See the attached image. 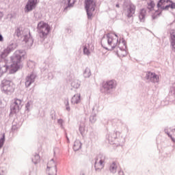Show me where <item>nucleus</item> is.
Listing matches in <instances>:
<instances>
[{
  "instance_id": "f257e3e1",
  "label": "nucleus",
  "mask_w": 175,
  "mask_h": 175,
  "mask_svg": "<svg viewBox=\"0 0 175 175\" xmlns=\"http://www.w3.org/2000/svg\"><path fill=\"white\" fill-rule=\"evenodd\" d=\"M25 50L20 49L16 51L13 55L10 57V61L12 62L10 66L13 68L11 70V73H16L18 69H21V68H23L21 62L23 59H25Z\"/></svg>"
},
{
  "instance_id": "f03ea898",
  "label": "nucleus",
  "mask_w": 175,
  "mask_h": 175,
  "mask_svg": "<svg viewBox=\"0 0 175 175\" xmlns=\"http://www.w3.org/2000/svg\"><path fill=\"white\" fill-rule=\"evenodd\" d=\"M37 29L38 33H39L40 42L43 43L50 32V26L46 23L40 22L38 24Z\"/></svg>"
},
{
  "instance_id": "7ed1b4c3",
  "label": "nucleus",
  "mask_w": 175,
  "mask_h": 175,
  "mask_svg": "<svg viewBox=\"0 0 175 175\" xmlns=\"http://www.w3.org/2000/svg\"><path fill=\"white\" fill-rule=\"evenodd\" d=\"M1 92L5 95H12L14 92V83L12 80L4 79L0 85Z\"/></svg>"
},
{
  "instance_id": "20e7f679",
  "label": "nucleus",
  "mask_w": 175,
  "mask_h": 175,
  "mask_svg": "<svg viewBox=\"0 0 175 175\" xmlns=\"http://www.w3.org/2000/svg\"><path fill=\"white\" fill-rule=\"evenodd\" d=\"M117 85V82L116 80H109L107 81L103 82L102 87L100 88V91L103 94H110L114 88H116Z\"/></svg>"
},
{
  "instance_id": "39448f33",
  "label": "nucleus",
  "mask_w": 175,
  "mask_h": 175,
  "mask_svg": "<svg viewBox=\"0 0 175 175\" xmlns=\"http://www.w3.org/2000/svg\"><path fill=\"white\" fill-rule=\"evenodd\" d=\"M23 107V100L18 98H14L13 103L10 105V114H16L20 111Z\"/></svg>"
},
{
  "instance_id": "423d86ee",
  "label": "nucleus",
  "mask_w": 175,
  "mask_h": 175,
  "mask_svg": "<svg viewBox=\"0 0 175 175\" xmlns=\"http://www.w3.org/2000/svg\"><path fill=\"white\" fill-rule=\"evenodd\" d=\"M39 0H28L25 6V13H29L36 9Z\"/></svg>"
},
{
  "instance_id": "0eeeda50",
  "label": "nucleus",
  "mask_w": 175,
  "mask_h": 175,
  "mask_svg": "<svg viewBox=\"0 0 175 175\" xmlns=\"http://www.w3.org/2000/svg\"><path fill=\"white\" fill-rule=\"evenodd\" d=\"M105 156L98 155L94 159V167L96 172H100V170L103 168L105 162Z\"/></svg>"
},
{
  "instance_id": "6e6552de",
  "label": "nucleus",
  "mask_w": 175,
  "mask_h": 175,
  "mask_svg": "<svg viewBox=\"0 0 175 175\" xmlns=\"http://www.w3.org/2000/svg\"><path fill=\"white\" fill-rule=\"evenodd\" d=\"M13 67L11 65H8L7 63H0V77H2L5 73H8L9 72L10 75H13L14 72H12Z\"/></svg>"
},
{
  "instance_id": "1a4fd4ad",
  "label": "nucleus",
  "mask_w": 175,
  "mask_h": 175,
  "mask_svg": "<svg viewBox=\"0 0 175 175\" xmlns=\"http://www.w3.org/2000/svg\"><path fill=\"white\" fill-rule=\"evenodd\" d=\"M145 78L146 80H148L151 83H159V76H158V75L155 74L154 72L150 71L147 72Z\"/></svg>"
},
{
  "instance_id": "9d476101",
  "label": "nucleus",
  "mask_w": 175,
  "mask_h": 175,
  "mask_svg": "<svg viewBox=\"0 0 175 175\" xmlns=\"http://www.w3.org/2000/svg\"><path fill=\"white\" fill-rule=\"evenodd\" d=\"M36 79V74L31 72V74L28 75L25 78V87L28 88L31 87V84L35 83V79Z\"/></svg>"
},
{
  "instance_id": "9b49d317",
  "label": "nucleus",
  "mask_w": 175,
  "mask_h": 175,
  "mask_svg": "<svg viewBox=\"0 0 175 175\" xmlns=\"http://www.w3.org/2000/svg\"><path fill=\"white\" fill-rule=\"evenodd\" d=\"M135 10L136 7L132 4L129 5V8L127 10V18L130 23L133 22V14H135Z\"/></svg>"
},
{
  "instance_id": "f8f14e48",
  "label": "nucleus",
  "mask_w": 175,
  "mask_h": 175,
  "mask_svg": "<svg viewBox=\"0 0 175 175\" xmlns=\"http://www.w3.org/2000/svg\"><path fill=\"white\" fill-rule=\"evenodd\" d=\"M76 0H61V5L64 6V12L68 10V9H70V8H73Z\"/></svg>"
},
{
  "instance_id": "ddd939ff",
  "label": "nucleus",
  "mask_w": 175,
  "mask_h": 175,
  "mask_svg": "<svg viewBox=\"0 0 175 175\" xmlns=\"http://www.w3.org/2000/svg\"><path fill=\"white\" fill-rule=\"evenodd\" d=\"M47 169H51V170H53V173L49 174V175H57V163L54 161V159H52L49 162Z\"/></svg>"
},
{
  "instance_id": "4468645a",
  "label": "nucleus",
  "mask_w": 175,
  "mask_h": 175,
  "mask_svg": "<svg viewBox=\"0 0 175 175\" xmlns=\"http://www.w3.org/2000/svg\"><path fill=\"white\" fill-rule=\"evenodd\" d=\"M13 50H14L13 45L8 46L5 49L3 50V52H1L0 54V58H1V59L6 58L7 55H9V54H10Z\"/></svg>"
},
{
  "instance_id": "2eb2a0df",
  "label": "nucleus",
  "mask_w": 175,
  "mask_h": 175,
  "mask_svg": "<svg viewBox=\"0 0 175 175\" xmlns=\"http://www.w3.org/2000/svg\"><path fill=\"white\" fill-rule=\"evenodd\" d=\"M118 136H120V132L113 131L112 133H109L107 135V139L109 143H113V142H115L116 139H117V137H118Z\"/></svg>"
},
{
  "instance_id": "dca6fc26",
  "label": "nucleus",
  "mask_w": 175,
  "mask_h": 175,
  "mask_svg": "<svg viewBox=\"0 0 175 175\" xmlns=\"http://www.w3.org/2000/svg\"><path fill=\"white\" fill-rule=\"evenodd\" d=\"M23 42L26 43L28 47H32V44H33V38H32L31 33H29V35H25L24 36Z\"/></svg>"
},
{
  "instance_id": "f3484780",
  "label": "nucleus",
  "mask_w": 175,
  "mask_h": 175,
  "mask_svg": "<svg viewBox=\"0 0 175 175\" xmlns=\"http://www.w3.org/2000/svg\"><path fill=\"white\" fill-rule=\"evenodd\" d=\"M85 8H91L90 10L95 11V1L94 0H85Z\"/></svg>"
},
{
  "instance_id": "a211bd4d",
  "label": "nucleus",
  "mask_w": 175,
  "mask_h": 175,
  "mask_svg": "<svg viewBox=\"0 0 175 175\" xmlns=\"http://www.w3.org/2000/svg\"><path fill=\"white\" fill-rule=\"evenodd\" d=\"M81 96L80 94H77L73 96V97L71 98V103L72 104H79L80 103Z\"/></svg>"
},
{
  "instance_id": "6ab92c4d",
  "label": "nucleus",
  "mask_w": 175,
  "mask_h": 175,
  "mask_svg": "<svg viewBox=\"0 0 175 175\" xmlns=\"http://www.w3.org/2000/svg\"><path fill=\"white\" fill-rule=\"evenodd\" d=\"M170 42L172 46V50L175 53V34H174L172 32H170Z\"/></svg>"
},
{
  "instance_id": "aec40b11",
  "label": "nucleus",
  "mask_w": 175,
  "mask_h": 175,
  "mask_svg": "<svg viewBox=\"0 0 175 175\" xmlns=\"http://www.w3.org/2000/svg\"><path fill=\"white\" fill-rule=\"evenodd\" d=\"M147 11H146V9L143 8L140 10L139 18L141 23H144L145 18H146V13Z\"/></svg>"
},
{
  "instance_id": "412c9836",
  "label": "nucleus",
  "mask_w": 175,
  "mask_h": 175,
  "mask_svg": "<svg viewBox=\"0 0 175 175\" xmlns=\"http://www.w3.org/2000/svg\"><path fill=\"white\" fill-rule=\"evenodd\" d=\"M23 35V28L16 27L14 33V36L16 38H20Z\"/></svg>"
},
{
  "instance_id": "4be33fe9",
  "label": "nucleus",
  "mask_w": 175,
  "mask_h": 175,
  "mask_svg": "<svg viewBox=\"0 0 175 175\" xmlns=\"http://www.w3.org/2000/svg\"><path fill=\"white\" fill-rule=\"evenodd\" d=\"M80 148H81V142H80V140H76L74 142L73 150L74 151H79Z\"/></svg>"
},
{
  "instance_id": "5701e85b",
  "label": "nucleus",
  "mask_w": 175,
  "mask_h": 175,
  "mask_svg": "<svg viewBox=\"0 0 175 175\" xmlns=\"http://www.w3.org/2000/svg\"><path fill=\"white\" fill-rule=\"evenodd\" d=\"M33 163H34V165H37V163H39L40 162V156L39 155V154H36L31 159Z\"/></svg>"
},
{
  "instance_id": "b1692460",
  "label": "nucleus",
  "mask_w": 175,
  "mask_h": 175,
  "mask_svg": "<svg viewBox=\"0 0 175 175\" xmlns=\"http://www.w3.org/2000/svg\"><path fill=\"white\" fill-rule=\"evenodd\" d=\"M83 77L85 79H88V77H91V70L87 67L83 72Z\"/></svg>"
},
{
  "instance_id": "393cba45",
  "label": "nucleus",
  "mask_w": 175,
  "mask_h": 175,
  "mask_svg": "<svg viewBox=\"0 0 175 175\" xmlns=\"http://www.w3.org/2000/svg\"><path fill=\"white\" fill-rule=\"evenodd\" d=\"M109 170L111 173H117V165H116V162H113L110 165Z\"/></svg>"
},
{
  "instance_id": "a878e982",
  "label": "nucleus",
  "mask_w": 175,
  "mask_h": 175,
  "mask_svg": "<svg viewBox=\"0 0 175 175\" xmlns=\"http://www.w3.org/2000/svg\"><path fill=\"white\" fill-rule=\"evenodd\" d=\"M90 122L95 124L96 122V113L92 112L90 117Z\"/></svg>"
},
{
  "instance_id": "bb28decb",
  "label": "nucleus",
  "mask_w": 175,
  "mask_h": 175,
  "mask_svg": "<svg viewBox=\"0 0 175 175\" xmlns=\"http://www.w3.org/2000/svg\"><path fill=\"white\" fill-rule=\"evenodd\" d=\"M71 87L75 89L79 88L80 87V82L77 80L72 81L71 82Z\"/></svg>"
},
{
  "instance_id": "cd10ccee",
  "label": "nucleus",
  "mask_w": 175,
  "mask_h": 175,
  "mask_svg": "<svg viewBox=\"0 0 175 175\" xmlns=\"http://www.w3.org/2000/svg\"><path fill=\"white\" fill-rule=\"evenodd\" d=\"M169 1L170 0H159L157 2V7L159 9V8H162V5H164V3H169Z\"/></svg>"
},
{
  "instance_id": "c85d7f7f",
  "label": "nucleus",
  "mask_w": 175,
  "mask_h": 175,
  "mask_svg": "<svg viewBox=\"0 0 175 175\" xmlns=\"http://www.w3.org/2000/svg\"><path fill=\"white\" fill-rule=\"evenodd\" d=\"M154 8H155V3H154V1H150V2L148 3L147 9H148L150 12H152V10H154Z\"/></svg>"
},
{
  "instance_id": "c756f323",
  "label": "nucleus",
  "mask_w": 175,
  "mask_h": 175,
  "mask_svg": "<svg viewBox=\"0 0 175 175\" xmlns=\"http://www.w3.org/2000/svg\"><path fill=\"white\" fill-rule=\"evenodd\" d=\"M107 43L109 46H111L112 43H114V39H113V36L110 35V33L107 34Z\"/></svg>"
},
{
  "instance_id": "7c9ffc66",
  "label": "nucleus",
  "mask_w": 175,
  "mask_h": 175,
  "mask_svg": "<svg viewBox=\"0 0 175 175\" xmlns=\"http://www.w3.org/2000/svg\"><path fill=\"white\" fill-rule=\"evenodd\" d=\"M86 12H87V16H88V18L90 20V18H91V17H92V12H94L93 10H91V8H85Z\"/></svg>"
},
{
  "instance_id": "2f4dec72",
  "label": "nucleus",
  "mask_w": 175,
  "mask_h": 175,
  "mask_svg": "<svg viewBox=\"0 0 175 175\" xmlns=\"http://www.w3.org/2000/svg\"><path fill=\"white\" fill-rule=\"evenodd\" d=\"M79 131L81 136H83L84 135V132H85V125H84V124H81L79 126Z\"/></svg>"
},
{
  "instance_id": "473e14b6",
  "label": "nucleus",
  "mask_w": 175,
  "mask_h": 175,
  "mask_svg": "<svg viewBox=\"0 0 175 175\" xmlns=\"http://www.w3.org/2000/svg\"><path fill=\"white\" fill-rule=\"evenodd\" d=\"M90 139L92 142H96V140H98V135L94 133H91Z\"/></svg>"
},
{
  "instance_id": "72a5a7b5",
  "label": "nucleus",
  "mask_w": 175,
  "mask_h": 175,
  "mask_svg": "<svg viewBox=\"0 0 175 175\" xmlns=\"http://www.w3.org/2000/svg\"><path fill=\"white\" fill-rule=\"evenodd\" d=\"M3 144H5V134H3L0 138V150L3 147Z\"/></svg>"
},
{
  "instance_id": "f704fd0d",
  "label": "nucleus",
  "mask_w": 175,
  "mask_h": 175,
  "mask_svg": "<svg viewBox=\"0 0 175 175\" xmlns=\"http://www.w3.org/2000/svg\"><path fill=\"white\" fill-rule=\"evenodd\" d=\"M83 54L85 55H90V54H91V52L90 51V49H88L87 46H83Z\"/></svg>"
},
{
  "instance_id": "c9c22d12",
  "label": "nucleus",
  "mask_w": 175,
  "mask_h": 175,
  "mask_svg": "<svg viewBox=\"0 0 175 175\" xmlns=\"http://www.w3.org/2000/svg\"><path fill=\"white\" fill-rule=\"evenodd\" d=\"M30 107H31V102L28 101L25 105V111H27V113H29L31 110Z\"/></svg>"
},
{
  "instance_id": "e433bc0d",
  "label": "nucleus",
  "mask_w": 175,
  "mask_h": 175,
  "mask_svg": "<svg viewBox=\"0 0 175 175\" xmlns=\"http://www.w3.org/2000/svg\"><path fill=\"white\" fill-rule=\"evenodd\" d=\"M66 110L70 111V107L69 106V98L66 99Z\"/></svg>"
},
{
  "instance_id": "4c0bfd02",
  "label": "nucleus",
  "mask_w": 175,
  "mask_h": 175,
  "mask_svg": "<svg viewBox=\"0 0 175 175\" xmlns=\"http://www.w3.org/2000/svg\"><path fill=\"white\" fill-rule=\"evenodd\" d=\"M170 4H168V7L170 8V9H175V3L173 2L172 0H169Z\"/></svg>"
},
{
  "instance_id": "58836bf2",
  "label": "nucleus",
  "mask_w": 175,
  "mask_h": 175,
  "mask_svg": "<svg viewBox=\"0 0 175 175\" xmlns=\"http://www.w3.org/2000/svg\"><path fill=\"white\" fill-rule=\"evenodd\" d=\"M115 36L118 38V36H117L116 33H115ZM117 43H118V38H117L116 40V43H114L113 45L111 46L110 51H111V50L116 49V47H117Z\"/></svg>"
},
{
  "instance_id": "ea45409f",
  "label": "nucleus",
  "mask_w": 175,
  "mask_h": 175,
  "mask_svg": "<svg viewBox=\"0 0 175 175\" xmlns=\"http://www.w3.org/2000/svg\"><path fill=\"white\" fill-rule=\"evenodd\" d=\"M6 174V169L0 168V175H5Z\"/></svg>"
},
{
  "instance_id": "a19ab883",
  "label": "nucleus",
  "mask_w": 175,
  "mask_h": 175,
  "mask_svg": "<svg viewBox=\"0 0 175 175\" xmlns=\"http://www.w3.org/2000/svg\"><path fill=\"white\" fill-rule=\"evenodd\" d=\"M160 9H161V10H169V5H167L165 6H162L159 7Z\"/></svg>"
},
{
  "instance_id": "79ce46f5",
  "label": "nucleus",
  "mask_w": 175,
  "mask_h": 175,
  "mask_svg": "<svg viewBox=\"0 0 175 175\" xmlns=\"http://www.w3.org/2000/svg\"><path fill=\"white\" fill-rule=\"evenodd\" d=\"M54 76L53 75V72H49L48 73V79L49 80H53V78Z\"/></svg>"
},
{
  "instance_id": "37998d69",
  "label": "nucleus",
  "mask_w": 175,
  "mask_h": 175,
  "mask_svg": "<svg viewBox=\"0 0 175 175\" xmlns=\"http://www.w3.org/2000/svg\"><path fill=\"white\" fill-rule=\"evenodd\" d=\"M57 123L59 124V125H60V126H62V125L64 124V120H62V119L57 120Z\"/></svg>"
},
{
  "instance_id": "c03bdc74",
  "label": "nucleus",
  "mask_w": 175,
  "mask_h": 175,
  "mask_svg": "<svg viewBox=\"0 0 175 175\" xmlns=\"http://www.w3.org/2000/svg\"><path fill=\"white\" fill-rule=\"evenodd\" d=\"M16 129H17V124H14V122H13L12 123V131H16Z\"/></svg>"
},
{
  "instance_id": "a18cd8bd",
  "label": "nucleus",
  "mask_w": 175,
  "mask_h": 175,
  "mask_svg": "<svg viewBox=\"0 0 175 175\" xmlns=\"http://www.w3.org/2000/svg\"><path fill=\"white\" fill-rule=\"evenodd\" d=\"M122 43H123V44H124V46H125V47H126V42L125 41V40L123 38L122 39Z\"/></svg>"
},
{
  "instance_id": "49530a36",
  "label": "nucleus",
  "mask_w": 175,
  "mask_h": 175,
  "mask_svg": "<svg viewBox=\"0 0 175 175\" xmlns=\"http://www.w3.org/2000/svg\"><path fill=\"white\" fill-rule=\"evenodd\" d=\"M0 42H3V36L2 34H0Z\"/></svg>"
},
{
  "instance_id": "de8ad7c7",
  "label": "nucleus",
  "mask_w": 175,
  "mask_h": 175,
  "mask_svg": "<svg viewBox=\"0 0 175 175\" xmlns=\"http://www.w3.org/2000/svg\"><path fill=\"white\" fill-rule=\"evenodd\" d=\"M2 17H3V12H0V20H2Z\"/></svg>"
},
{
  "instance_id": "09e8293b",
  "label": "nucleus",
  "mask_w": 175,
  "mask_h": 175,
  "mask_svg": "<svg viewBox=\"0 0 175 175\" xmlns=\"http://www.w3.org/2000/svg\"><path fill=\"white\" fill-rule=\"evenodd\" d=\"M118 174H119V175H125V174H124V171H121V170H120V171L118 172Z\"/></svg>"
},
{
  "instance_id": "8fccbe9b",
  "label": "nucleus",
  "mask_w": 175,
  "mask_h": 175,
  "mask_svg": "<svg viewBox=\"0 0 175 175\" xmlns=\"http://www.w3.org/2000/svg\"><path fill=\"white\" fill-rule=\"evenodd\" d=\"M66 137L67 139V143H70L69 137H68V135H66Z\"/></svg>"
},
{
  "instance_id": "3c124183",
  "label": "nucleus",
  "mask_w": 175,
  "mask_h": 175,
  "mask_svg": "<svg viewBox=\"0 0 175 175\" xmlns=\"http://www.w3.org/2000/svg\"><path fill=\"white\" fill-rule=\"evenodd\" d=\"M152 20H155L157 18V16H152Z\"/></svg>"
},
{
  "instance_id": "603ef678",
  "label": "nucleus",
  "mask_w": 175,
  "mask_h": 175,
  "mask_svg": "<svg viewBox=\"0 0 175 175\" xmlns=\"http://www.w3.org/2000/svg\"><path fill=\"white\" fill-rule=\"evenodd\" d=\"M116 8H120V4H116Z\"/></svg>"
},
{
  "instance_id": "864d4df0",
  "label": "nucleus",
  "mask_w": 175,
  "mask_h": 175,
  "mask_svg": "<svg viewBox=\"0 0 175 175\" xmlns=\"http://www.w3.org/2000/svg\"><path fill=\"white\" fill-rule=\"evenodd\" d=\"M80 175H85V174H84V172H81Z\"/></svg>"
},
{
  "instance_id": "5fc2aeb1",
  "label": "nucleus",
  "mask_w": 175,
  "mask_h": 175,
  "mask_svg": "<svg viewBox=\"0 0 175 175\" xmlns=\"http://www.w3.org/2000/svg\"><path fill=\"white\" fill-rule=\"evenodd\" d=\"M172 133H173V135H174V136L175 137V131L172 132Z\"/></svg>"
},
{
  "instance_id": "6e6d98bb",
  "label": "nucleus",
  "mask_w": 175,
  "mask_h": 175,
  "mask_svg": "<svg viewBox=\"0 0 175 175\" xmlns=\"http://www.w3.org/2000/svg\"><path fill=\"white\" fill-rule=\"evenodd\" d=\"M162 12H160L159 14H158V16H160V14H161Z\"/></svg>"
},
{
  "instance_id": "4d7b16f0",
  "label": "nucleus",
  "mask_w": 175,
  "mask_h": 175,
  "mask_svg": "<svg viewBox=\"0 0 175 175\" xmlns=\"http://www.w3.org/2000/svg\"><path fill=\"white\" fill-rule=\"evenodd\" d=\"M104 49H105V50H109V49H107V47H104Z\"/></svg>"
},
{
  "instance_id": "13d9d810",
  "label": "nucleus",
  "mask_w": 175,
  "mask_h": 175,
  "mask_svg": "<svg viewBox=\"0 0 175 175\" xmlns=\"http://www.w3.org/2000/svg\"><path fill=\"white\" fill-rule=\"evenodd\" d=\"M94 110H95V108L93 107V108H92V111H94Z\"/></svg>"
},
{
  "instance_id": "bf43d9fd",
  "label": "nucleus",
  "mask_w": 175,
  "mask_h": 175,
  "mask_svg": "<svg viewBox=\"0 0 175 175\" xmlns=\"http://www.w3.org/2000/svg\"><path fill=\"white\" fill-rule=\"evenodd\" d=\"M54 154H55V150H54Z\"/></svg>"
},
{
  "instance_id": "052dcab7",
  "label": "nucleus",
  "mask_w": 175,
  "mask_h": 175,
  "mask_svg": "<svg viewBox=\"0 0 175 175\" xmlns=\"http://www.w3.org/2000/svg\"><path fill=\"white\" fill-rule=\"evenodd\" d=\"M156 12H158V10H156Z\"/></svg>"
},
{
  "instance_id": "680f3d73",
  "label": "nucleus",
  "mask_w": 175,
  "mask_h": 175,
  "mask_svg": "<svg viewBox=\"0 0 175 175\" xmlns=\"http://www.w3.org/2000/svg\"><path fill=\"white\" fill-rule=\"evenodd\" d=\"M0 62H1V59H0Z\"/></svg>"
}]
</instances>
